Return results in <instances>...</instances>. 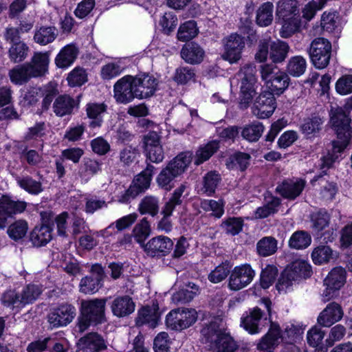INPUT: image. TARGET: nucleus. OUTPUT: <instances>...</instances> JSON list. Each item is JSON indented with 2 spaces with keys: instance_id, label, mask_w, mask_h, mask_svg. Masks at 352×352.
<instances>
[{
  "instance_id": "obj_1",
  "label": "nucleus",
  "mask_w": 352,
  "mask_h": 352,
  "mask_svg": "<svg viewBox=\"0 0 352 352\" xmlns=\"http://www.w3.org/2000/svg\"><path fill=\"white\" fill-rule=\"evenodd\" d=\"M41 293L39 285L28 284L21 291L7 289L1 294L0 301L3 307L18 313L27 305L33 303Z\"/></svg>"
},
{
  "instance_id": "obj_2",
  "label": "nucleus",
  "mask_w": 352,
  "mask_h": 352,
  "mask_svg": "<svg viewBox=\"0 0 352 352\" xmlns=\"http://www.w3.org/2000/svg\"><path fill=\"white\" fill-rule=\"evenodd\" d=\"M331 122L337 134V140L333 141L334 153L342 152L348 145L352 133L351 119L349 111L342 107H332Z\"/></svg>"
},
{
  "instance_id": "obj_3",
  "label": "nucleus",
  "mask_w": 352,
  "mask_h": 352,
  "mask_svg": "<svg viewBox=\"0 0 352 352\" xmlns=\"http://www.w3.org/2000/svg\"><path fill=\"white\" fill-rule=\"evenodd\" d=\"M106 298L81 300L80 315L78 322L80 332H84L92 324L97 325L106 321Z\"/></svg>"
},
{
  "instance_id": "obj_4",
  "label": "nucleus",
  "mask_w": 352,
  "mask_h": 352,
  "mask_svg": "<svg viewBox=\"0 0 352 352\" xmlns=\"http://www.w3.org/2000/svg\"><path fill=\"white\" fill-rule=\"evenodd\" d=\"M190 162V153H181L177 155L157 175L156 182L158 186L166 191H170L175 186V179L185 172Z\"/></svg>"
},
{
  "instance_id": "obj_5",
  "label": "nucleus",
  "mask_w": 352,
  "mask_h": 352,
  "mask_svg": "<svg viewBox=\"0 0 352 352\" xmlns=\"http://www.w3.org/2000/svg\"><path fill=\"white\" fill-rule=\"evenodd\" d=\"M201 333L206 342L215 352H234L238 345L228 333L219 327L217 322H210L204 327Z\"/></svg>"
},
{
  "instance_id": "obj_6",
  "label": "nucleus",
  "mask_w": 352,
  "mask_h": 352,
  "mask_svg": "<svg viewBox=\"0 0 352 352\" xmlns=\"http://www.w3.org/2000/svg\"><path fill=\"white\" fill-rule=\"evenodd\" d=\"M240 81V107L245 109L252 102L258 87L256 67L245 65L236 74Z\"/></svg>"
},
{
  "instance_id": "obj_7",
  "label": "nucleus",
  "mask_w": 352,
  "mask_h": 352,
  "mask_svg": "<svg viewBox=\"0 0 352 352\" xmlns=\"http://www.w3.org/2000/svg\"><path fill=\"white\" fill-rule=\"evenodd\" d=\"M261 76L271 91L276 94L283 93L290 82L288 74L272 64L261 66Z\"/></svg>"
},
{
  "instance_id": "obj_8",
  "label": "nucleus",
  "mask_w": 352,
  "mask_h": 352,
  "mask_svg": "<svg viewBox=\"0 0 352 352\" xmlns=\"http://www.w3.org/2000/svg\"><path fill=\"white\" fill-rule=\"evenodd\" d=\"M331 43L327 38L318 37L312 41L309 54L313 65L318 69L325 68L331 56Z\"/></svg>"
},
{
  "instance_id": "obj_9",
  "label": "nucleus",
  "mask_w": 352,
  "mask_h": 352,
  "mask_svg": "<svg viewBox=\"0 0 352 352\" xmlns=\"http://www.w3.org/2000/svg\"><path fill=\"white\" fill-rule=\"evenodd\" d=\"M197 318L194 309L178 308L170 311L166 317V324L173 330L182 331L193 324Z\"/></svg>"
},
{
  "instance_id": "obj_10",
  "label": "nucleus",
  "mask_w": 352,
  "mask_h": 352,
  "mask_svg": "<svg viewBox=\"0 0 352 352\" xmlns=\"http://www.w3.org/2000/svg\"><path fill=\"white\" fill-rule=\"evenodd\" d=\"M223 52L221 58L230 64L237 63L242 58L245 46V38L237 33H232L223 40Z\"/></svg>"
},
{
  "instance_id": "obj_11",
  "label": "nucleus",
  "mask_w": 352,
  "mask_h": 352,
  "mask_svg": "<svg viewBox=\"0 0 352 352\" xmlns=\"http://www.w3.org/2000/svg\"><path fill=\"white\" fill-rule=\"evenodd\" d=\"M255 272L249 264L236 266L230 271L228 278V288L239 291L248 286L253 280Z\"/></svg>"
},
{
  "instance_id": "obj_12",
  "label": "nucleus",
  "mask_w": 352,
  "mask_h": 352,
  "mask_svg": "<svg viewBox=\"0 0 352 352\" xmlns=\"http://www.w3.org/2000/svg\"><path fill=\"white\" fill-rule=\"evenodd\" d=\"M173 245V241L169 237L160 235L148 240L143 248L147 256L160 258L169 254Z\"/></svg>"
},
{
  "instance_id": "obj_13",
  "label": "nucleus",
  "mask_w": 352,
  "mask_h": 352,
  "mask_svg": "<svg viewBox=\"0 0 352 352\" xmlns=\"http://www.w3.org/2000/svg\"><path fill=\"white\" fill-rule=\"evenodd\" d=\"M76 314V308L72 305L63 303L51 309L47 320L52 327H64L73 320Z\"/></svg>"
},
{
  "instance_id": "obj_14",
  "label": "nucleus",
  "mask_w": 352,
  "mask_h": 352,
  "mask_svg": "<svg viewBox=\"0 0 352 352\" xmlns=\"http://www.w3.org/2000/svg\"><path fill=\"white\" fill-rule=\"evenodd\" d=\"M104 271L101 265L96 263L91 267L90 274L82 278L80 283V292L87 294L97 292L102 286Z\"/></svg>"
},
{
  "instance_id": "obj_15",
  "label": "nucleus",
  "mask_w": 352,
  "mask_h": 352,
  "mask_svg": "<svg viewBox=\"0 0 352 352\" xmlns=\"http://www.w3.org/2000/svg\"><path fill=\"white\" fill-rule=\"evenodd\" d=\"M133 76L126 75L119 79L113 86V97L121 104L131 102L136 98Z\"/></svg>"
},
{
  "instance_id": "obj_16",
  "label": "nucleus",
  "mask_w": 352,
  "mask_h": 352,
  "mask_svg": "<svg viewBox=\"0 0 352 352\" xmlns=\"http://www.w3.org/2000/svg\"><path fill=\"white\" fill-rule=\"evenodd\" d=\"M276 107V99L271 91L262 92L256 99L252 113L260 119L267 118L272 115Z\"/></svg>"
},
{
  "instance_id": "obj_17",
  "label": "nucleus",
  "mask_w": 352,
  "mask_h": 352,
  "mask_svg": "<svg viewBox=\"0 0 352 352\" xmlns=\"http://www.w3.org/2000/svg\"><path fill=\"white\" fill-rule=\"evenodd\" d=\"M136 98H146L153 96L155 91L156 79L148 74L133 76Z\"/></svg>"
},
{
  "instance_id": "obj_18",
  "label": "nucleus",
  "mask_w": 352,
  "mask_h": 352,
  "mask_svg": "<svg viewBox=\"0 0 352 352\" xmlns=\"http://www.w3.org/2000/svg\"><path fill=\"white\" fill-rule=\"evenodd\" d=\"M306 185V181L302 179H287L278 184L276 192L283 197L294 200L302 193Z\"/></svg>"
},
{
  "instance_id": "obj_19",
  "label": "nucleus",
  "mask_w": 352,
  "mask_h": 352,
  "mask_svg": "<svg viewBox=\"0 0 352 352\" xmlns=\"http://www.w3.org/2000/svg\"><path fill=\"white\" fill-rule=\"evenodd\" d=\"M160 316L158 305L143 307L138 310L135 324L138 327L148 325L149 327L155 328L159 323Z\"/></svg>"
},
{
  "instance_id": "obj_20",
  "label": "nucleus",
  "mask_w": 352,
  "mask_h": 352,
  "mask_svg": "<svg viewBox=\"0 0 352 352\" xmlns=\"http://www.w3.org/2000/svg\"><path fill=\"white\" fill-rule=\"evenodd\" d=\"M344 315L342 307L335 302H331L327 305L324 310L318 317L319 324L329 327L334 323L340 321Z\"/></svg>"
},
{
  "instance_id": "obj_21",
  "label": "nucleus",
  "mask_w": 352,
  "mask_h": 352,
  "mask_svg": "<svg viewBox=\"0 0 352 352\" xmlns=\"http://www.w3.org/2000/svg\"><path fill=\"white\" fill-rule=\"evenodd\" d=\"M49 52H34L30 62L26 63L35 78L44 76L48 72Z\"/></svg>"
},
{
  "instance_id": "obj_22",
  "label": "nucleus",
  "mask_w": 352,
  "mask_h": 352,
  "mask_svg": "<svg viewBox=\"0 0 352 352\" xmlns=\"http://www.w3.org/2000/svg\"><path fill=\"white\" fill-rule=\"evenodd\" d=\"M135 305L132 298L126 295L115 298L111 304L113 314L118 318L129 316L135 311Z\"/></svg>"
},
{
  "instance_id": "obj_23",
  "label": "nucleus",
  "mask_w": 352,
  "mask_h": 352,
  "mask_svg": "<svg viewBox=\"0 0 352 352\" xmlns=\"http://www.w3.org/2000/svg\"><path fill=\"white\" fill-rule=\"evenodd\" d=\"M84 352H100L107 349V344L101 335L96 332L86 334L79 340Z\"/></svg>"
},
{
  "instance_id": "obj_24",
  "label": "nucleus",
  "mask_w": 352,
  "mask_h": 352,
  "mask_svg": "<svg viewBox=\"0 0 352 352\" xmlns=\"http://www.w3.org/2000/svg\"><path fill=\"white\" fill-rule=\"evenodd\" d=\"M303 329L297 325L290 324L287 325L285 328L284 331L280 333V339L288 344L283 350V352H298V348L294 344V342L301 338Z\"/></svg>"
},
{
  "instance_id": "obj_25",
  "label": "nucleus",
  "mask_w": 352,
  "mask_h": 352,
  "mask_svg": "<svg viewBox=\"0 0 352 352\" xmlns=\"http://www.w3.org/2000/svg\"><path fill=\"white\" fill-rule=\"evenodd\" d=\"M27 206V202L12 199L7 195L0 197V209L6 213L8 218L21 214L25 210Z\"/></svg>"
},
{
  "instance_id": "obj_26",
  "label": "nucleus",
  "mask_w": 352,
  "mask_h": 352,
  "mask_svg": "<svg viewBox=\"0 0 352 352\" xmlns=\"http://www.w3.org/2000/svg\"><path fill=\"white\" fill-rule=\"evenodd\" d=\"M155 169L154 166L148 164L146 167L134 177L131 185L139 195L149 188Z\"/></svg>"
},
{
  "instance_id": "obj_27",
  "label": "nucleus",
  "mask_w": 352,
  "mask_h": 352,
  "mask_svg": "<svg viewBox=\"0 0 352 352\" xmlns=\"http://www.w3.org/2000/svg\"><path fill=\"white\" fill-rule=\"evenodd\" d=\"M204 50L194 42L185 44L181 50L182 58L190 64L200 63L204 59Z\"/></svg>"
},
{
  "instance_id": "obj_28",
  "label": "nucleus",
  "mask_w": 352,
  "mask_h": 352,
  "mask_svg": "<svg viewBox=\"0 0 352 352\" xmlns=\"http://www.w3.org/2000/svg\"><path fill=\"white\" fill-rule=\"evenodd\" d=\"M78 48L76 45L71 43L65 46L55 58V63L59 68H66L70 66L77 58Z\"/></svg>"
},
{
  "instance_id": "obj_29",
  "label": "nucleus",
  "mask_w": 352,
  "mask_h": 352,
  "mask_svg": "<svg viewBox=\"0 0 352 352\" xmlns=\"http://www.w3.org/2000/svg\"><path fill=\"white\" fill-rule=\"evenodd\" d=\"M76 102L69 95H60L58 96L53 103V111L59 117H63L72 113L76 106Z\"/></svg>"
},
{
  "instance_id": "obj_30",
  "label": "nucleus",
  "mask_w": 352,
  "mask_h": 352,
  "mask_svg": "<svg viewBox=\"0 0 352 352\" xmlns=\"http://www.w3.org/2000/svg\"><path fill=\"white\" fill-rule=\"evenodd\" d=\"M280 339V331L279 327L272 326L266 335L261 338L257 345V349L272 352L279 344Z\"/></svg>"
},
{
  "instance_id": "obj_31",
  "label": "nucleus",
  "mask_w": 352,
  "mask_h": 352,
  "mask_svg": "<svg viewBox=\"0 0 352 352\" xmlns=\"http://www.w3.org/2000/svg\"><path fill=\"white\" fill-rule=\"evenodd\" d=\"M264 313L261 309L254 307L250 314L241 319V326L250 333L254 334L259 331L258 323L264 317Z\"/></svg>"
},
{
  "instance_id": "obj_32",
  "label": "nucleus",
  "mask_w": 352,
  "mask_h": 352,
  "mask_svg": "<svg viewBox=\"0 0 352 352\" xmlns=\"http://www.w3.org/2000/svg\"><path fill=\"white\" fill-rule=\"evenodd\" d=\"M52 228L48 226H36L30 233V241L36 247L45 245L52 239Z\"/></svg>"
},
{
  "instance_id": "obj_33",
  "label": "nucleus",
  "mask_w": 352,
  "mask_h": 352,
  "mask_svg": "<svg viewBox=\"0 0 352 352\" xmlns=\"http://www.w3.org/2000/svg\"><path fill=\"white\" fill-rule=\"evenodd\" d=\"M107 111V105L103 103H89L86 111L87 117L91 120L89 126L91 128L100 127L102 123V115Z\"/></svg>"
},
{
  "instance_id": "obj_34",
  "label": "nucleus",
  "mask_w": 352,
  "mask_h": 352,
  "mask_svg": "<svg viewBox=\"0 0 352 352\" xmlns=\"http://www.w3.org/2000/svg\"><path fill=\"white\" fill-rule=\"evenodd\" d=\"M9 77L12 83L19 85L27 83L31 78H35L26 63L10 70Z\"/></svg>"
},
{
  "instance_id": "obj_35",
  "label": "nucleus",
  "mask_w": 352,
  "mask_h": 352,
  "mask_svg": "<svg viewBox=\"0 0 352 352\" xmlns=\"http://www.w3.org/2000/svg\"><path fill=\"white\" fill-rule=\"evenodd\" d=\"M138 210L141 214L156 216L160 210V199L154 195L144 197L138 204Z\"/></svg>"
},
{
  "instance_id": "obj_36",
  "label": "nucleus",
  "mask_w": 352,
  "mask_h": 352,
  "mask_svg": "<svg viewBox=\"0 0 352 352\" xmlns=\"http://www.w3.org/2000/svg\"><path fill=\"white\" fill-rule=\"evenodd\" d=\"M289 50L290 47L286 42L280 40L271 41L270 58L274 63H283L287 58Z\"/></svg>"
},
{
  "instance_id": "obj_37",
  "label": "nucleus",
  "mask_w": 352,
  "mask_h": 352,
  "mask_svg": "<svg viewBox=\"0 0 352 352\" xmlns=\"http://www.w3.org/2000/svg\"><path fill=\"white\" fill-rule=\"evenodd\" d=\"M278 250V241L272 236H264L256 243V252L262 257L274 254Z\"/></svg>"
},
{
  "instance_id": "obj_38",
  "label": "nucleus",
  "mask_w": 352,
  "mask_h": 352,
  "mask_svg": "<svg viewBox=\"0 0 352 352\" xmlns=\"http://www.w3.org/2000/svg\"><path fill=\"white\" fill-rule=\"evenodd\" d=\"M274 5L271 2L261 4L256 11V22L261 27L269 26L273 21Z\"/></svg>"
},
{
  "instance_id": "obj_39",
  "label": "nucleus",
  "mask_w": 352,
  "mask_h": 352,
  "mask_svg": "<svg viewBox=\"0 0 352 352\" xmlns=\"http://www.w3.org/2000/svg\"><path fill=\"white\" fill-rule=\"evenodd\" d=\"M322 119L317 116L307 118L304 120L300 126L302 133L307 138H311L316 136L322 129Z\"/></svg>"
},
{
  "instance_id": "obj_40",
  "label": "nucleus",
  "mask_w": 352,
  "mask_h": 352,
  "mask_svg": "<svg viewBox=\"0 0 352 352\" xmlns=\"http://www.w3.org/2000/svg\"><path fill=\"white\" fill-rule=\"evenodd\" d=\"M186 188L185 184H181L177 188L172 194L169 200L165 204L162 208V213L164 216H171L173 212L175 210L177 206L182 204V197Z\"/></svg>"
},
{
  "instance_id": "obj_41",
  "label": "nucleus",
  "mask_w": 352,
  "mask_h": 352,
  "mask_svg": "<svg viewBox=\"0 0 352 352\" xmlns=\"http://www.w3.org/2000/svg\"><path fill=\"white\" fill-rule=\"evenodd\" d=\"M346 280V271L341 267H337L331 270L324 279V285L334 289H340Z\"/></svg>"
},
{
  "instance_id": "obj_42",
  "label": "nucleus",
  "mask_w": 352,
  "mask_h": 352,
  "mask_svg": "<svg viewBox=\"0 0 352 352\" xmlns=\"http://www.w3.org/2000/svg\"><path fill=\"white\" fill-rule=\"evenodd\" d=\"M289 272L297 280L300 278H308L311 275V267L305 261L296 260L292 262L286 268Z\"/></svg>"
},
{
  "instance_id": "obj_43",
  "label": "nucleus",
  "mask_w": 352,
  "mask_h": 352,
  "mask_svg": "<svg viewBox=\"0 0 352 352\" xmlns=\"http://www.w3.org/2000/svg\"><path fill=\"white\" fill-rule=\"evenodd\" d=\"M219 148V142L212 140L199 147L196 152L195 164L199 165L207 161Z\"/></svg>"
},
{
  "instance_id": "obj_44",
  "label": "nucleus",
  "mask_w": 352,
  "mask_h": 352,
  "mask_svg": "<svg viewBox=\"0 0 352 352\" xmlns=\"http://www.w3.org/2000/svg\"><path fill=\"white\" fill-rule=\"evenodd\" d=\"M16 181L22 189L31 195H37L43 190L41 182L34 179L30 176H17Z\"/></svg>"
},
{
  "instance_id": "obj_45",
  "label": "nucleus",
  "mask_w": 352,
  "mask_h": 352,
  "mask_svg": "<svg viewBox=\"0 0 352 352\" xmlns=\"http://www.w3.org/2000/svg\"><path fill=\"white\" fill-rule=\"evenodd\" d=\"M221 180V176L215 171L208 172L204 177L202 181V187L199 192L208 196H211Z\"/></svg>"
},
{
  "instance_id": "obj_46",
  "label": "nucleus",
  "mask_w": 352,
  "mask_h": 352,
  "mask_svg": "<svg viewBox=\"0 0 352 352\" xmlns=\"http://www.w3.org/2000/svg\"><path fill=\"white\" fill-rule=\"evenodd\" d=\"M333 258V251L326 245H320L315 248L311 253L313 262L316 265L329 263Z\"/></svg>"
},
{
  "instance_id": "obj_47",
  "label": "nucleus",
  "mask_w": 352,
  "mask_h": 352,
  "mask_svg": "<svg viewBox=\"0 0 352 352\" xmlns=\"http://www.w3.org/2000/svg\"><path fill=\"white\" fill-rule=\"evenodd\" d=\"M311 243V235L306 231L298 230L291 236L289 240V246L296 250L307 248Z\"/></svg>"
},
{
  "instance_id": "obj_48",
  "label": "nucleus",
  "mask_w": 352,
  "mask_h": 352,
  "mask_svg": "<svg viewBox=\"0 0 352 352\" xmlns=\"http://www.w3.org/2000/svg\"><path fill=\"white\" fill-rule=\"evenodd\" d=\"M264 131V126L259 122L245 125L241 131V136L248 142H257Z\"/></svg>"
},
{
  "instance_id": "obj_49",
  "label": "nucleus",
  "mask_w": 352,
  "mask_h": 352,
  "mask_svg": "<svg viewBox=\"0 0 352 352\" xmlns=\"http://www.w3.org/2000/svg\"><path fill=\"white\" fill-rule=\"evenodd\" d=\"M58 36L55 27H41L34 34V39L36 43L43 45L53 42Z\"/></svg>"
},
{
  "instance_id": "obj_50",
  "label": "nucleus",
  "mask_w": 352,
  "mask_h": 352,
  "mask_svg": "<svg viewBox=\"0 0 352 352\" xmlns=\"http://www.w3.org/2000/svg\"><path fill=\"white\" fill-rule=\"evenodd\" d=\"M250 155L245 153L239 152L231 155L226 160V166L229 169L239 168L245 170L250 164Z\"/></svg>"
},
{
  "instance_id": "obj_51",
  "label": "nucleus",
  "mask_w": 352,
  "mask_h": 352,
  "mask_svg": "<svg viewBox=\"0 0 352 352\" xmlns=\"http://www.w3.org/2000/svg\"><path fill=\"white\" fill-rule=\"evenodd\" d=\"M198 34L197 23L190 20L182 24L177 31V38L179 41L185 42L192 39Z\"/></svg>"
},
{
  "instance_id": "obj_52",
  "label": "nucleus",
  "mask_w": 352,
  "mask_h": 352,
  "mask_svg": "<svg viewBox=\"0 0 352 352\" xmlns=\"http://www.w3.org/2000/svg\"><path fill=\"white\" fill-rule=\"evenodd\" d=\"M306 68V60L301 56L292 57L287 65V72L294 77L302 76L305 72Z\"/></svg>"
},
{
  "instance_id": "obj_53",
  "label": "nucleus",
  "mask_w": 352,
  "mask_h": 352,
  "mask_svg": "<svg viewBox=\"0 0 352 352\" xmlns=\"http://www.w3.org/2000/svg\"><path fill=\"white\" fill-rule=\"evenodd\" d=\"M28 230V224L27 221L23 219H19L8 226L7 233L10 238L18 241L26 235Z\"/></svg>"
},
{
  "instance_id": "obj_54",
  "label": "nucleus",
  "mask_w": 352,
  "mask_h": 352,
  "mask_svg": "<svg viewBox=\"0 0 352 352\" xmlns=\"http://www.w3.org/2000/svg\"><path fill=\"white\" fill-rule=\"evenodd\" d=\"M28 51L29 47L24 42L15 43L9 48L8 56L12 63H19L26 58Z\"/></svg>"
},
{
  "instance_id": "obj_55",
  "label": "nucleus",
  "mask_w": 352,
  "mask_h": 352,
  "mask_svg": "<svg viewBox=\"0 0 352 352\" xmlns=\"http://www.w3.org/2000/svg\"><path fill=\"white\" fill-rule=\"evenodd\" d=\"M280 204V200L278 197H272L266 204L256 209L255 216L258 219H264L278 211V207Z\"/></svg>"
},
{
  "instance_id": "obj_56",
  "label": "nucleus",
  "mask_w": 352,
  "mask_h": 352,
  "mask_svg": "<svg viewBox=\"0 0 352 352\" xmlns=\"http://www.w3.org/2000/svg\"><path fill=\"white\" fill-rule=\"evenodd\" d=\"M188 287L187 289H180L173 295V299L175 302H188L198 294L199 288L195 284L189 283Z\"/></svg>"
},
{
  "instance_id": "obj_57",
  "label": "nucleus",
  "mask_w": 352,
  "mask_h": 352,
  "mask_svg": "<svg viewBox=\"0 0 352 352\" xmlns=\"http://www.w3.org/2000/svg\"><path fill=\"white\" fill-rule=\"evenodd\" d=\"M243 221L239 217H230L223 221L221 229L228 235L235 236L242 231Z\"/></svg>"
},
{
  "instance_id": "obj_58",
  "label": "nucleus",
  "mask_w": 352,
  "mask_h": 352,
  "mask_svg": "<svg viewBox=\"0 0 352 352\" xmlns=\"http://www.w3.org/2000/svg\"><path fill=\"white\" fill-rule=\"evenodd\" d=\"M300 27V20L297 16H292L284 20L281 30L280 36L289 38L295 32H298Z\"/></svg>"
},
{
  "instance_id": "obj_59",
  "label": "nucleus",
  "mask_w": 352,
  "mask_h": 352,
  "mask_svg": "<svg viewBox=\"0 0 352 352\" xmlns=\"http://www.w3.org/2000/svg\"><path fill=\"white\" fill-rule=\"evenodd\" d=\"M338 14L336 12H324L321 16V27L329 32H332L338 27Z\"/></svg>"
},
{
  "instance_id": "obj_60",
  "label": "nucleus",
  "mask_w": 352,
  "mask_h": 352,
  "mask_svg": "<svg viewBox=\"0 0 352 352\" xmlns=\"http://www.w3.org/2000/svg\"><path fill=\"white\" fill-rule=\"evenodd\" d=\"M67 80L71 87H80L87 82V75L83 68L76 67L68 74Z\"/></svg>"
},
{
  "instance_id": "obj_61",
  "label": "nucleus",
  "mask_w": 352,
  "mask_h": 352,
  "mask_svg": "<svg viewBox=\"0 0 352 352\" xmlns=\"http://www.w3.org/2000/svg\"><path fill=\"white\" fill-rule=\"evenodd\" d=\"M278 274V270L274 265H267L261 274V285L267 289L274 282Z\"/></svg>"
},
{
  "instance_id": "obj_62",
  "label": "nucleus",
  "mask_w": 352,
  "mask_h": 352,
  "mask_svg": "<svg viewBox=\"0 0 352 352\" xmlns=\"http://www.w3.org/2000/svg\"><path fill=\"white\" fill-rule=\"evenodd\" d=\"M330 216L325 211H319L311 217L312 228L316 231H322L329 224Z\"/></svg>"
},
{
  "instance_id": "obj_63",
  "label": "nucleus",
  "mask_w": 352,
  "mask_h": 352,
  "mask_svg": "<svg viewBox=\"0 0 352 352\" xmlns=\"http://www.w3.org/2000/svg\"><path fill=\"white\" fill-rule=\"evenodd\" d=\"M230 272V267L228 263H225L218 265L208 276L210 281L218 283L224 280Z\"/></svg>"
},
{
  "instance_id": "obj_64",
  "label": "nucleus",
  "mask_w": 352,
  "mask_h": 352,
  "mask_svg": "<svg viewBox=\"0 0 352 352\" xmlns=\"http://www.w3.org/2000/svg\"><path fill=\"white\" fill-rule=\"evenodd\" d=\"M170 341L168 334L161 332L157 335L153 341V349L155 352H168Z\"/></svg>"
}]
</instances>
